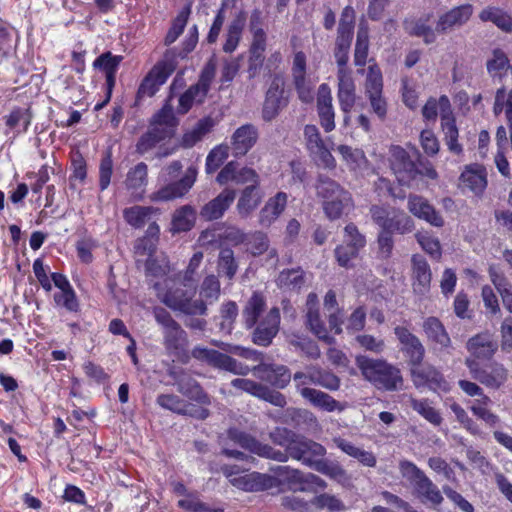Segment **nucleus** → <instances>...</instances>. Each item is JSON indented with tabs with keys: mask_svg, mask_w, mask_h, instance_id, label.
Listing matches in <instances>:
<instances>
[{
	"mask_svg": "<svg viewBox=\"0 0 512 512\" xmlns=\"http://www.w3.org/2000/svg\"><path fill=\"white\" fill-rule=\"evenodd\" d=\"M157 403L165 409L171 410L175 413L186 415L190 413V404L176 395L161 394L157 397Z\"/></svg>",
	"mask_w": 512,
	"mask_h": 512,
	"instance_id": "obj_60",
	"label": "nucleus"
},
{
	"mask_svg": "<svg viewBox=\"0 0 512 512\" xmlns=\"http://www.w3.org/2000/svg\"><path fill=\"white\" fill-rule=\"evenodd\" d=\"M253 371L262 380L280 389L285 388L291 381V373L284 365H259Z\"/></svg>",
	"mask_w": 512,
	"mask_h": 512,
	"instance_id": "obj_28",
	"label": "nucleus"
},
{
	"mask_svg": "<svg viewBox=\"0 0 512 512\" xmlns=\"http://www.w3.org/2000/svg\"><path fill=\"white\" fill-rule=\"evenodd\" d=\"M159 233L160 228L155 222L149 224L145 236L139 240L136 246L139 252L141 251V253L149 256L147 260V271L155 277L167 276L170 272V266L165 260H163L162 264L157 265L156 261L151 259L156 249Z\"/></svg>",
	"mask_w": 512,
	"mask_h": 512,
	"instance_id": "obj_12",
	"label": "nucleus"
},
{
	"mask_svg": "<svg viewBox=\"0 0 512 512\" xmlns=\"http://www.w3.org/2000/svg\"><path fill=\"white\" fill-rule=\"evenodd\" d=\"M412 380L415 386L421 387L427 385L435 392H448L450 384L444 376L433 366L416 365L411 369Z\"/></svg>",
	"mask_w": 512,
	"mask_h": 512,
	"instance_id": "obj_16",
	"label": "nucleus"
},
{
	"mask_svg": "<svg viewBox=\"0 0 512 512\" xmlns=\"http://www.w3.org/2000/svg\"><path fill=\"white\" fill-rule=\"evenodd\" d=\"M122 60V56L106 52L97 57L93 63L95 68H98L105 73L106 81L110 88L115 83V75Z\"/></svg>",
	"mask_w": 512,
	"mask_h": 512,
	"instance_id": "obj_43",
	"label": "nucleus"
},
{
	"mask_svg": "<svg viewBox=\"0 0 512 512\" xmlns=\"http://www.w3.org/2000/svg\"><path fill=\"white\" fill-rule=\"evenodd\" d=\"M394 332L402 345V351L409 358L412 366L415 367L416 365H419L423 360L425 352L419 339L405 327L397 326L395 327Z\"/></svg>",
	"mask_w": 512,
	"mask_h": 512,
	"instance_id": "obj_22",
	"label": "nucleus"
},
{
	"mask_svg": "<svg viewBox=\"0 0 512 512\" xmlns=\"http://www.w3.org/2000/svg\"><path fill=\"white\" fill-rule=\"evenodd\" d=\"M288 195L285 192H278L269 198L259 213V224L269 227L285 210Z\"/></svg>",
	"mask_w": 512,
	"mask_h": 512,
	"instance_id": "obj_31",
	"label": "nucleus"
},
{
	"mask_svg": "<svg viewBox=\"0 0 512 512\" xmlns=\"http://www.w3.org/2000/svg\"><path fill=\"white\" fill-rule=\"evenodd\" d=\"M325 454L326 449L323 445L305 437L298 436L294 440L292 447H290L289 456L313 469Z\"/></svg>",
	"mask_w": 512,
	"mask_h": 512,
	"instance_id": "obj_15",
	"label": "nucleus"
},
{
	"mask_svg": "<svg viewBox=\"0 0 512 512\" xmlns=\"http://www.w3.org/2000/svg\"><path fill=\"white\" fill-rule=\"evenodd\" d=\"M495 115L505 111L509 125L512 126V90L507 94L504 88L497 90L493 107Z\"/></svg>",
	"mask_w": 512,
	"mask_h": 512,
	"instance_id": "obj_61",
	"label": "nucleus"
},
{
	"mask_svg": "<svg viewBox=\"0 0 512 512\" xmlns=\"http://www.w3.org/2000/svg\"><path fill=\"white\" fill-rule=\"evenodd\" d=\"M265 306V297L259 292H254L243 310V319L247 328L255 326Z\"/></svg>",
	"mask_w": 512,
	"mask_h": 512,
	"instance_id": "obj_45",
	"label": "nucleus"
},
{
	"mask_svg": "<svg viewBox=\"0 0 512 512\" xmlns=\"http://www.w3.org/2000/svg\"><path fill=\"white\" fill-rule=\"evenodd\" d=\"M337 151L350 170L362 174L368 169V160L361 149L352 148L348 145H340Z\"/></svg>",
	"mask_w": 512,
	"mask_h": 512,
	"instance_id": "obj_38",
	"label": "nucleus"
},
{
	"mask_svg": "<svg viewBox=\"0 0 512 512\" xmlns=\"http://www.w3.org/2000/svg\"><path fill=\"white\" fill-rule=\"evenodd\" d=\"M423 328L429 339L441 345L442 347L449 346L450 338L442 323L437 318L430 317L425 320Z\"/></svg>",
	"mask_w": 512,
	"mask_h": 512,
	"instance_id": "obj_50",
	"label": "nucleus"
},
{
	"mask_svg": "<svg viewBox=\"0 0 512 512\" xmlns=\"http://www.w3.org/2000/svg\"><path fill=\"white\" fill-rule=\"evenodd\" d=\"M412 275L414 290L418 293L427 291L431 282V270L423 256L412 257Z\"/></svg>",
	"mask_w": 512,
	"mask_h": 512,
	"instance_id": "obj_34",
	"label": "nucleus"
},
{
	"mask_svg": "<svg viewBox=\"0 0 512 512\" xmlns=\"http://www.w3.org/2000/svg\"><path fill=\"white\" fill-rule=\"evenodd\" d=\"M369 49V35L366 23L362 22L359 25L357 32V39L355 45L354 62L357 66H364L366 64Z\"/></svg>",
	"mask_w": 512,
	"mask_h": 512,
	"instance_id": "obj_52",
	"label": "nucleus"
},
{
	"mask_svg": "<svg viewBox=\"0 0 512 512\" xmlns=\"http://www.w3.org/2000/svg\"><path fill=\"white\" fill-rule=\"evenodd\" d=\"M262 194L258 186H246L237 201L236 209L241 218L249 217L262 201Z\"/></svg>",
	"mask_w": 512,
	"mask_h": 512,
	"instance_id": "obj_33",
	"label": "nucleus"
},
{
	"mask_svg": "<svg viewBox=\"0 0 512 512\" xmlns=\"http://www.w3.org/2000/svg\"><path fill=\"white\" fill-rule=\"evenodd\" d=\"M178 391L202 405H209L211 403L210 397L195 380L180 381L178 383Z\"/></svg>",
	"mask_w": 512,
	"mask_h": 512,
	"instance_id": "obj_53",
	"label": "nucleus"
},
{
	"mask_svg": "<svg viewBox=\"0 0 512 512\" xmlns=\"http://www.w3.org/2000/svg\"><path fill=\"white\" fill-rule=\"evenodd\" d=\"M178 121L172 106L164 105L152 118L150 129L137 143V151L141 154L152 149L158 142L174 134Z\"/></svg>",
	"mask_w": 512,
	"mask_h": 512,
	"instance_id": "obj_7",
	"label": "nucleus"
},
{
	"mask_svg": "<svg viewBox=\"0 0 512 512\" xmlns=\"http://www.w3.org/2000/svg\"><path fill=\"white\" fill-rule=\"evenodd\" d=\"M365 96L383 93V77L380 68L377 65H370L364 85Z\"/></svg>",
	"mask_w": 512,
	"mask_h": 512,
	"instance_id": "obj_56",
	"label": "nucleus"
},
{
	"mask_svg": "<svg viewBox=\"0 0 512 512\" xmlns=\"http://www.w3.org/2000/svg\"><path fill=\"white\" fill-rule=\"evenodd\" d=\"M215 126V121L211 117H204L200 119L193 127L187 129L181 139V146L184 148H191L197 142L208 134Z\"/></svg>",
	"mask_w": 512,
	"mask_h": 512,
	"instance_id": "obj_40",
	"label": "nucleus"
},
{
	"mask_svg": "<svg viewBox=\"0 0 512 512\" xmlns=\"http://www.w3.org/2000/svg\"><path fill=\"white\" fill-rule=\"evenodd\" d=\"M249 26L252 33V43L249 54L264 55L266 49V33L261 27L260 12L254 11L251 14Z\"/></svg>",
	"mask_w": 512,
	"mask_h": 512,
	"instance_id": "obj_41",
	"label": "nucleus"
},
{
	"mask_svg": "<svg viewBox=\"0 0 512 512\" xmlns=\"http://www.w3.org/2000/svg\"><path fill=\"white\" fill-rule=\"evenodd\" d=\"M498 348L497 343L492 339L489 334H479L469 339L467 343V350L472 359L487 360L490 359Z\"/></svg>",
	"mask_w": 512,
	"mask_h": 512,
	"instance_id": "obj_30",
	"label": "nucleus"
},
{
	"mask_svg": "<svg viewBox=\"0 0 512 512\" xmlns=\"http://www.w3.org/2000/svg\"><path fill=\"white\" fill-rule=\"evenodd\" d=\"M316 191L322 199L324 213L330 220L340 218L346 208L353 206L350 192L331 178L320 176Z\"/></svg>",
	"mask_w": 512,
	"mask_h": 512,
	"instance_id": "obj_6",
	"label": "nucleus"
},
{
	"mask_svg": "<svg viewBox=\"0 0 512 512\" xmlns=\"http://www.w3.org/2000/svg\"><path fill=\"white\" fill-rule=\"evenodd\" d=\"M408 210L415 217L424 220L435 227H442L444 220L427 199L419 195L408 197Z\"/></svg>",
	"mask_w": 512,
	"mask_h": 512,
	"instance_id": "obj_23",
	"label": "nucleus"
},
{
	"mask_svg": "<svg viewBox=\"0 0 512 512\" xmlns=\"http://www.w3.org/2000/svg\"><path fill=\"white\" fill-rule=\"evenodd\" d=\"M356 365L363 377L377 389L394 391L402 385L400 370L385 360L359 355L356 357Z\"/></svg>",
	"mask_w": 512,
	"mask_h": 512,
	"instance_id": "obj_5",
	"label": "nucleus"
},
{
	"mask_svg": "<svg viewBox=\"0 0 512 512\" xmlns=\"http://www.w3.org/2000/svg\"><path fill=\"white\" fill-rule=\"evenodd\" d=\"M173 71V63L168 61L157 63L142 80L137 91V101L139 102L143 98L155 95Z\"/></svg>",
	"mask_w": 512,
	"mask_h": 512,
	"instance_id": "obj_14",
	"label": "nucleus"
},
{
	"mask_svg": "<svg viewBox=\"0 0 512 512\" xmlns=\"http://www.w3.org/2000/svg\"><path fill=\"white\" fill-rule=\"evenodd\" d=\"M370 214L374 223L381 228L377 239L379 253L383 258H388L394 246L392 234L412 232L415 228L414 221L403 210L379 205H373Z\"/></svg>",
	"mask_w": 512,
	"mask_h": 512,
	"instance_id": "obj_3",
	"label": "nucleus"
},
{
	"mask_svg": "<svg viewBox=\"0 0 512 512\" xmlns=\"http://www.w3.org/2000/svg\"><path fill=\"white\" fill-rule=\"evenodd\" d=\"M465 364L471 376L487 388L498 389L508 380V370L498 362L490 363L482 368L478 361L467 358Z\"/></svg>",
	"mask_w": 512,
	"mask_h": 512,
	"instance_id": "obj_10",
	"label": "nucleus"
},
{
	"mask_svg": "<svg viewBox=\"0 0 512 512\" xmlns=\"http://www.w3.org/2000/svg\"><path fill=\"white\" fill-rule=\"evenodd\" d=\"M202 260V252L193 254L182 281L166 277L163 282L153 283L157 296L164 304L186 314H205L206 304L202 300L193 299L197 283L194 275Z\"/></svg>",
	"mask_w": 512,
	"mask_h": 512,
	"instance_id": "obj_1",
	"label": "nucleus"
},
{
	"mask_svg": "<svg viewBox=\"0 0 512 512\" xmlns=\"http://www.w3.org/2000/svg\"><path fill=\"white\" fill-rule=\"evenodd\" d=\"M338 91L337 98L341 110L348 115L356 102V86L352 76L351 70H338ZM348 116L345 117V121Z\"/></svg>",
	"mask_w": 512,
	"mask_h": 512,
	"instance_id": "obj_19",
	"label": "nucleus"
},
{
	"mask_svg": "<svg viewBox=\"0 0 512 512\" xmlns=\"http://www.w3.org/2000/svg\"><path fill=\"white\" fill-rule=\"evenodd\" d=\"M182 169L180 161H173L164 167L159 174V182L162 186L151 193L149 199L152 202H165L185 196L193 187L197 179V168L190 166L186 169L184 176L174 181Z\"/></svg>",
	"mask_w": 512,
	"mask_h": 512,
	"instance_id": "obj_4",
	"label": "nucleus"
},
{
	"mask_svg": "<svg viewBox=\"0 0 512 512\" xmlns=\"http://www.w3.org/2000/svg\"><path fill=\"white\" fill-rule=\"evenodd\" d=\"M474 8L471 4L456 6L443 13L437 21V31L446 33L464 26L472 17Z\"/></svg>",
	"mask_w": 512,
	"mask_h": 512,
	"instance_id": "obj_18",
	"label": "nucleus"
},
{
	"mask_svg": "<svg viewBox=\"0 0 512 512\" xmlns=\"http://www.w3.org/2000/svg\"><path fill=\"white\" fill-rule=\"evenodd\" d=\"M298 436L287 428L277 427L270 433V439L273 443L285 447L286 453L275 450L271 446L257 440L251 434L244 432L236 427H231L226 432V439L241 448L255 454L259 457L273 459L279 462H286L290 454V447L294 444V440Z\"/></svg>",
	"mask_w": 512,
	"mask_h": 512,
	"instance_id": "obj_2",
	"label": "nucleus"
},
{
	"mask_svg": "<svg viewBox=\"0 0 512 512\" xmlns=\"http://www.w3.org/2000/svg\"><path fill=\"white\" fill-rule=\"evenodd\" d=\"M413 488L414 494L424 503L440 505L443 502V496L439 488L427 475Z\"/></svg>",
	"mask_w": 512,
	"mask_h": 512,
	"instance_id": "obj_44",
	"label": "nucleus"
},
{
	"mask_svg": "<svg viewBox=\"0 0 512 512\" xmlns=\"http://www.w3.org/2000/svg\"><path fill=\"white\" fill-rule=\"evenodd\" d=\"M344 233V242L350 246V255L357 256L359 250L365 246V237L359 233L357 227L353 223L346 225Z\"/></svg>",
	"mask_w": 512,
	"mask_h": 512,
	"instance_id": "obj_59",
	"label": "nucleus"
},
{
	"mask_svg": "<svg viewBox=\"0 0 512 512\" xmlns=\"http://www.w3.org/2000/svg\"><path fill=\"white\" fill-rule=\"evenodd\" d=\"M284 84V79L279 75L272 79L262 109V117L265 121L276 118L279 112L288 105L289 100L285 95Z\"/></svg>",
	"mask_w": 512,
	"mask_h": 512,
	"instance_id": "obj_13",
	"label": "nucleus"
},
{
	"mask_svg": "<svg viewBox=\"0 0 512 512\" xmlns=\"http://www.w3.org/2000/svg\"><path fill=\"white\" fill-rule=\"evenodd\" d=\"M148 184V167L144 162L136 164L127 172L125 187L134 200H141Z\"/></svg>",
	"mask_w": 512,
	"mask_h": 512,
	"instance_id": "obj_25",
	"label": "nucleus"
},
{
	"mask_svg": "<svg viewBox=\"0 0 512 512\" xmlns=\"http://www.w3.org/2000/svg\"><path fill=\"white\" fill-rule=\"evenodd\" d=\"M398 467L401 476L413 487L426 476V474L415 463L406 459L400 460Z\"/></svg>",
	"mask_w": 512,
	"mask_h": 512,
	"instance_id": "obj_63",
	"label": "nucleus"
},
{
	"mask_svg": "<svg viewBox=\"0 0 512 512\" xmlns=\"http://www.w3.org/2000/svg\"><path fill=\"white\" fill-rule=\"evenodd\" d=\"M280 324V311L272 308L259 323L253 333V342L257 345L268 346L277 335Z\"/></svg>",
	"mask_w": 512,
	"mask_h": 512,
	"instance_id": "obj_21",
	"label": "nucleus"
},
{
	"mask_svg": "<svg viewBox=\"0 0 512 512\" xmlns=\"http://www.w3.org/2000/svg\"><path fill=\"white\" fill-rule=\"evenodd\" d=\"M154 316L156 321L163 327L166 340L169 342L178 340L182 330L170 313L163 308H156Z\"/></svg>",
	"mask_w": 512,
	"mask_h": 512,
	"instance_id": "obj_48",
	"label": "nucleus"
},
{
	"mask_svg": "<svg viewBox=\"0 0 512 512\" xmlns=\"http://www.w3.org/2000/svg\"><path fill=\"white\" fill-rule=\"evenodd\" d=\"M191 354L193 358L199 361L236 375H247L250 371L247 365H244L232 357L213 349L196 346L192 349Z\"/></svg>",
	"mask_w": 512,
	"mask_h": 512,
	"instance_id": "obj_11",
	"label": "nucleus"
},
{
	"mask_svg": "<svg viewBox=\"0 0 512 512\" xmlns=\"http://www.w3.org/2000/svg\"><path fill=\"white\" fill-rule=\"evenodd\" d=\"M317 112L320 123L326 132L335 129V112L332 104L331 88L322 83L317 91Z\"/></svg>",
	"mask_w": 512,
	"mask_h": 512,
	"instance_id": "obj_20",
	"label": "nucleus"
},
{
	"mask_svg": "<svg viewBox=\"0 0 512 512\" xmlns=\"http://www.w3.org/2000/svg\"><path fill=\"white\" fill-rule=\"evenodd\" d=\"M229 147L224 144H220L214 147L206 157L205 171L207 174L214 173L228 158Z\"/></svg>",
	"mask_w": 512,
	"mask_h": 512,
	"instance_id": "obj_58",
	"label": "nucleus"
},
{
	"mask_svg": "<svg viewBox=\"0 0 512 512\" xmlns=\"http://www.w3.org/2000/svg\"><path fill=\"white\" fill-rule=\"evenodd\" d=\"M333 442L343 453L357 459L362 465L371 468L376 466L377 459L373 452L357 447L352 442L341 437H335Z\"/></svg>",
	"mask_w": 512,
	"mask_h": 512,
	"instance_id": "obj_35",
	"label": "nucleus"
},
{
	"mask_svg": "<svg viewBox=\"0 0 512 512\" xmlns=\"http://www.w3.org/2000/svg\"><path fill=\"white\" fill-rule=\"evenodd\" d=\"M274 478L276 479V486L286 485L289 489L294 491H305L307 484V475L298 469L290 468L289 466H277L273 469Z\"/></svg>",
	"mask_w": 512,
	"mask_h": 512,
	"instance_id": "obj_29",
	"label": "nucleus"
},
{
	"mask_svg": "<svg viewBox=\"0 0 512 512\" xmlns=\"http://www.w3.org/2000/svg\"><path fill=\"white\" fill-rule=\"evenodd\" d=\"M257 130L252 125L239 127L232 136V149L235 156L245 155L256 143Z\"/></svg>",
	"mask_w": 512,
	"mask_h": 512,
	"instance_id": "obj_32",
	"label": "nucleus"
},
{
	"mask_svg": "<svg viewBox=\"0 0 512 512\" xmlns=\"http://www.w3.org/2000/svg\"><path fill=\"white\" fill-rule=\"evenodd\" d=\"M443 106V122H441L442 131L444 133V141L451 153L460 155L463 147L458 141L459 131L456 126L455 117L452 112L449 98H442Z\"/></svg>",
	"mask_w": 512,
	"mask_h": 512,
	"instance_id": "obj_17",
	"label": "nucleus"
},
{
	"mask_svg": "<svg viewBox=\"0 0 512 512\" xmlns=\"http://www.w3.org/2000/svg\"><path fill=\"white\" fill-rule=\"evenodd\" d=\"M417 242L422 249L431 257L439 259L441 257V246L439 240L427 231L417 232L415 235Z\"/></svg>",
	"mask_w": 512,
	"mask_h": 512,
	"instance_id": "obj_62",
	"label": "nucleus"
},
{
	"mask_svg": "<svg viewBox=\"0 0 512 512\" xmlns=\"http://www.w3.org/2000/svg\"><path fill=\"white\" fill-rule=\"evenodd\" d=\"M31 123V115L27 109L16 108L6 117V126L16 133H24Z\"/></svg>",
	"mask_w": 512,
	"mask_h": 512,
	"instance_id": "obj_55",
	"label": "nucleus"
},
{
	"mask_svg": "<svg viewBox=\"0 0 512 512\" xmlns=\"http://www.w3.org/2000/svg\"><path fill=\"white\" fill-rule=\"evenodd\" d=\"M306 324L311 332L319 339L330 343L332 338L328 334L319 313L318 297L315 293H309L306 300Z\"/></svg>",
	"mask_w": 512,
	"mask_h": 512,
	"instance_id": "obj_24",
	"label": "nucleus"
},
{
	"mask_svg": "<svg viewBox=\"0 0 512 512\" xmlns=\"http://www.w3.org/2000/svg\"><path fill=\"white\" fill-rule=\"evenodd\" d=\"M245 245L249 253L253 256H259L268 250L269 239L267 234L261 231H255L247 234Z\"/></svg>",
	"mask_w": 512,
	"mask_h": 512,
	"instance_id": "obj_57",
	"label": "nucleus"
},
{
	"mask_svg": "<svg viewBox=\"0 0 512 512\" xmlns=\"http://www.w3.org/2000/svg\"><path fill=\"white\" fill-rule=\"evenodd\" d=\"M353 34L338 32L335 46V59L338 65V70H350L347 67L349 59V50Z\"/></svg>",
	"mask_w": 512,
	"mask_h": 512,
	"instance_id": "obj_54",
	"label": "nucleus"
},
{
	"mask_svg": "<svg viewBox=\"0 0 512 512\" xmlns=\"http://www.w3.org/2000/svg\"><path fill=\"white\" fill-rule=\"evenodd\" d=\"M388 161L399 184L411 187L417 177V168L409 153L401 146L392 145L389 148Z\"/></svg>",
	"mask_w": 512,
	"mask_h": 512,
	"instance_id": "obj_9",
	"label": "nucleus"
},
{
	"mask_svg": "<svg viewBox=\"0 0 512 512\" xmlns=\"http://www.w3.org/2000/svg\"><path fill=\"white\" fill-rule=\"evenodd\" d=\"M189 14H190L189 9H183L182 11H180L178 13L176 18L173 20L169 31L166 34L165 41H164L165 45H171L182 34V32L187 24Z\"/></svg>",
	"mask_w": 512,
	"mask_h": 512,
	"instance_id": "obj_64",
	"label": "nucleus"
},
{
	"mask_svg": "<svg viewBox=\"0 0 512 512\" xmlns=\"http://www.w3.org/2000/svg\"><path fill=\"white\" fill-rule=\"evenodd\" d=\"M460 182L475 195H481L487 187L486 169L479 164L467 165L461 173Z\"/></svg>",
	"mask_w": 512,
	"mask_h": 512,
	"instance_id": "obj_27",
	"label": "nucleus"
},
{
	"mask_svg": "<svg viewBox=\"0 0 512 512\" xmlns=\"http://www.w3.org/2000/svg\"><path fill=\"white\" fill-rule=\"evenodd\" d=\"M489 276L502 298L504 307L512 314V290L506 277L498 273L494 266L489 267Z\"/></svg>",
	"mask_w": 512,
	"mask_h": 512,
	"instance_id": "obj_49",
	"label": "nucleus"
},
{
	"mask_svg": "<svg viewBox=\"0 0 512 512\" xmlns=\"http://www.w3.org/2000/svg\"><path fill=\"white\" fill-rule=\"evenodd\" d=\"M410 405L419 415L432 425L439 426L442 423L441 414L432 406L429 400L411 398Z\"/></svg>",
	"mask_w": 512,
	"mask_h": 512,
	"instance_id": "obj_51",
	"label": "nucleus"
},
{
	"mask_svg": "<svg viewBox=\"0 0 512 512\" xmlns=\"http://www.w3.org/2000/svg\"><path fill=\"white\" fill-rule=\"evenodd\" d=\"M302 397L310 402L313 406L327 412H333L336 410L342 411L344 409V406L340 402L335 400L329 394L320 390L304 389L302 391Z\"/></svg>",
	"mask_w": 512,
	"mask_h": 512,
	"instance_id": "obj_37",
	"label": "nucleus"
},
{
	"mask_svg": "<svg viewBox=\"0 0 512 512\" xmlns=\"http://www.w3.org/2000/svg\"><path fill=\"white\" fill-rule=\"evenodd\" d=\"M222 473L236 488L247 492L264 491L276 487V479L268 474L258 472L239 474L237 466H222Z\"/></svg>",
	"mask_w": 512,
	"mask_h": 512,
	"instance_id": "obj_8",
	"label": "nucleus"
},
{
	"mask_svg": "<svg viewBox=\"0 0 512 512\" xmlns=\"http://www.w3.org/2000/svg\"><path fill=\"white\" fill-rule=\"evenodd\" d=\"M235 196L236 193L233 189H224L217 197L203 206L201 216L206 220L221 218L235 200Z\"/></svg>",
	"mask_w": 512,
	"mask_h": 512,
	"instance_id": "obj_26",
	"label": "nucleus"
},
{
	"mask_svg": "<svg viewBox=\"0 0 512 512\" xmlns=\"http://www.w3.org/2000/svg\"><path fill=\"white\" fill-rule=\"evenodd\" d=\"M158 208L152 206H133L123 211L125 221L134 228H141L153 214H158Z\"/></svg>",
	"mask_w": 512,
	"mask_h": 512,
	"instance_id": "obj_46",
	"label": "nucleus"
},
{
	"mask_svg": "<svg viewBox=\"0 0 512 512\" xmlns=\"http://www.w3.org/2000/svg\"><path fill=\"white\" fill-rule=\"evenodd\" d=\"M245 24L246 14L240 11L228 26L225 42L223 44L224 52L232 53L237 49Z\"/></svg>",
	"mask_w": 512,
	"mask_h": 512,
	"instance_id": "obj_39",
	"label": "nucleus"
},
{
	"mask_svg": "<svg viewBox=\"0 0 512 512\" xmlns=\"http://www.w3.org/2000/svg\"><path fill=\"white\" fill-rule=\"evenodd\" d=\"M430 16L421 17L417 20L408 19L405 21V30L413 36L422 37L426 44H431L436 41L437 27L435 29L429 24Z\"/></svg>",
	"mask_w": 512,
	"mask_h": 512,
	"instance_id": "obj_36",
	"label": "nucleus"
},
{
	"mask_svg": "<svg viewBox=\"0 0 512 512\" xmlns=\"http://www.w3.org/2000/svg\"><path fill=\"white\" fill-rule=\"evenodd\" d=\"M194 223L195 211L191 206L185 205L174 212L171 230L173 233L186 232L193 227Z\"/></svg>",
	"mask_w": 512,
	"mask_h": 512,
	"instance_id": "obj_47",
	"label": "nucleus"
},
{
	"mask_svg": "<svg viewBox=\"0 0 512 512\" xmlns=\"http://www.w3.org/2000/svg\"><path fill=\"white\" fill-rule=\"evenodd\" d=\"M479 18L483 22H492L505 33L512 34V16L500 8L487 7L480 12Z\"/></svg>",
	"mask_w": 512,
	"mask_h": 512,
	"instance_id": "obj_42",
	"label": "nucleus"
}]
</instances>
